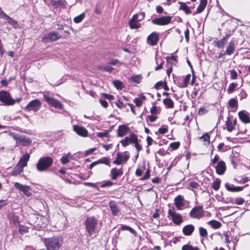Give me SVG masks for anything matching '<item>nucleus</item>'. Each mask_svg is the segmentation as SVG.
Returning a JSON list of instances; mask_svg holds the SVG:
<instances>
[{"label":"nucleus","mask_w":250,"mask_h":250,"mask_svg":"<svg viewBox=\"0 0 250 250\" xmlns=\"http://www.w3.org/2000/svg\"><path fill=\"white\" fill-rule=\"evenodd\" d=\"M85 225L86 231L90 236L96 234L101 227L98 220L94 216L87 217L85 221Z\"/></svg>","instance_id":"1"},{"label":"nucleus","mask_w":250,"mask_h":250,"mask_svg":"<svg viewBox=\"0 0 250 250\" xmlns=\"http://www.w3.org/2000/svg\"><path fill=\"white\" fill-rule=\"evenodd\" d=\"M43 241L47 250H58L62 244V239L59 236L44 238Z\"/></svg>","instance_id":"2"},{"label":"nucleus","mask_w":250,"mask_h":250,"mask_svg":"<svg viewBox=\"0 0 250 250\" xmlns=\"http://www.w3.org/2000/svg\"><path fill=\"white\" fill-rule=\"evenodd\" d=\"M53 159L49 156H45L39 159L36 165L37 170L39 172L47 171L52 166Z\"/></svg>","instance_id":"3"},{"label":"nucleus","mask_w":250,"mask_h":250,"mask_svg":"<svg viewBox=\"0 0 250 250\" xmlns=\"http://www.w3.org/2000/svg\"><path fill=\"white\" fill-rule=\"evenodd\" d=\"M9 135L16 141L17 145H21L22 146H27L32 143L31 139L24 135H19L14 132H11Z\"/></svg>","instance_id":"4"},{"label":"nucleus","mask_w":250,"mask_h":250,"mask_svg":"<svg viewBox=\"0 0 250 250\" xmlns=\"http://www.w3.org/2000/svg\"><path fill=\"white\" fill-rule=\"evenodd\" d=\"M167 214V217L175 225L179 226L183 222V217L180 213L176 212L174 208L169 209Z\"/></svg>","instance_id":"5"},{"label":"nucleus","mask_w":250,"mask_h":250,"mask_svg":"<svg viewBox=\"0 0 250 250\" xmlns=\"http://www.w3.org/2000/svg\"><path fill=\"white\" fill-rule=\"evenodd\" d=\"M43 98L45 101L50 105L59 109L62 108L63 105L61 102L54 99L49 92H46L44 94Z\"/></svg>","instance_id":"6"},{"label":"nucleus","mask_w":250,"mask_h":250,"mask_svg":"<svg viewBox=\"0 0 250 250\" xmlns=\"http://www.w3.org/2000/svg\"><path fill=\"white\" fill-rule=\"evenodd\" d=\"M41 106V102L38 99H35L29 103L24 108V110L27 111H33L37 112L40 109Z\"/></svg>","instance_id":"7"},{"label":"nucleus","mask_w":250,"mask_h":250,"mask_svg":"<svg viewBox=\"0 0 250 250\" xmlns=\"http://www.w3.org/2000/svg\"><path fill=\"white\" fill-rule=\"evenodd\" d=\"M0 101L6 105H13L16 103V100L11 97L9 93L4 91L0 92Z\"/></svg>","instance_id":"8"},{"label":"nucleus","mask_w":250,"mask_h":250,"mask_svg":"<svg viewBox=\"0 0 250 250\" xmlns=\"http://www.w3.org/2000/svg\"><path fill=\"white\" fill-rule=\"evenodd\" d=\"M61 37V35L57 32H51L42 37V41L45 43H47L56 41Z\"/></svg>","instance_id":"9"},{"label":"nucleus","mask_w":250,"mask_h":250,"mask_svg":"<svg viewBox=\"0 0 250 250\" xmlns=\"http://www.w3.org/2000/svg\"><path fill=\"white\" fill-rule=\"evenodd\" d=\"M171 20L170 16H163L155 18L151 21L153 24L158 25H165L169 23Z\"/></svg>","instance_id":"10"},{"label":"nucleus","mask_w":250,"mask_h":250,"mask_svg":"<svg viewBox=\"0 0 250 250\" xmlns=\"http://www.w3.org/2000/svg\"><path fill=\"white\" fill-rule=\"evenodd\" d=\"M129 158L128 152L125 151L124 153L118 152L117 154L116 159L113 161V164L115 165H120L122 163H125Z\"/></svg>","instance_id":"11"},{"label":"nucleus","mask_w":250,"mask_h":250,"mask_svg":"<svg viewBox=\"0 0 250 250\" xmlns=\"http://www.w3.org/2000/svg\"><path fill=\"white\" fill-rule=\"evenodd\" d=\"M190 79V75L188 74L185 77H181L177 78L175 82L178 86L180 88L187 87Z\"/></svg>","instance_id":"12"},{"label":"nucleus","mask_w":250,"mask_h":250,"mask_svg":"<svg viewBox=\"0 0 250 250\" xmlns=\"http://www.w3.org/2000/svg\"><path fill=\"white\" fill-rule=\"evenodd\" d=\"M190 216L193 218L200 219L204 216V210L201 206L193 208L190 212Z\"/></svg>","instance_id":"13"},{"label":"nucleus","mask_w":250,"mask_h":250,"mask_svg":"<svg viewBox=\"0 0 250 250\" xmlns=\"http://www.w3.org/2000/svg\"><path fill=\"white\" fill-rule=\"evenodd\" d=\"M138 141L137 136L133 133L130 134L129 136L125 137L124 140L120 141L123 146H126L129 145V143H134Z\"/></svg>","instance_id":"14"},{"label":"nucleus","mask_w":250,"mask_h":250,"mask_svg":"<svg viewBox=\"0 0 250 250\" xmlns=\"http://www.w3.org/2000/svg\"><path fill=\"white\" fill-rule=\"evenodd\" d=\"M159 40V34L156 32H153L147 37V43L150 45L154 46L157 44Z\"/></svg>","instance_id":"15"},{"label":"nucleus","mask_w":250,"mask_h":250,"mask_svg":"<svg viewBox=\"0 0 250 250\" xmlns=\"http://www.w3.org/2000/svg\"><path fill=\"white\" fill-rule=\"evenodd\" d=\"M73 127L74 131L78 135L83 137L87 136L88 131L84 127L78 125H74Z\"/></svg>","instance_id":"16"},{"label":"nucleus","mask_w":250,"mask_h":250,"mask_svg":"<svg viewBox=\"0 0 250 250\" xmlns=\"http://www.w3.org/2000/svg\"><path fill=\"white\" fill-rule=\"evenodd\" d=\"M123 170L122 168L118 169L116 167L113 168L110 172V178L112 180H116L118 177L123 174Z\"/></svg>","instance_id":"17"},{"label":"nucleus","mask_w":250,"mask_h":250,"mask_svg":"<svg viewBox=\"0 0 250 250\" xmlns=\"http://www.w3.org/2000/svg\"><path fill=\"white\" fill-rule=\"evenodd\" d=\"M239 119L245 123H250V117L249 113L245 110H242L238 113Z\"/></svg>","instance_id":"18"},{"label":"nucleus","mask_w":250,"mask_h":250,"mask_svg":"<svg viewBox=\"0 0 250 250\" xmlns=\"http://www.w3.org/2000/svg\"><path fill=\"white\" fill-rule=\"evenodd\" d=\"M215 167L216 173L219 175H222L226 170V164L223 161L219 162Z\"/></svg>","instance_id":"19"},{"label":"nucleus","mask_w":250,"mask_h":250,"mask_svg":"<svg viewBox=\"0 0 250 250\" xmlns=\"http://www.w3.org/2000/svg\"><path fill=\"white\" fill-rule=\"evenodd\" d=\"M230 34H227L223 39L219 41H216L214 42V46L221 48H223L228 41L229 38L230 37Z\"/></svg>","instance_id":"20"},{"label":"nucleus","mask_w":250,"mask_h":250,"mask_svg":"<svg viewBox=\"0 0 250 250\" xmlns=\"http://www.w3.org/2000/svg\"><path fill=\"white\" fill-rule=\"evenodd\" d=\"M184 198L181 195H179L174 199V204L178 209L181 210L184 206Z\"/></svg>","instance_id":"21"},{"label":"nucleus","mask_w":250,"mask_h":250,"mask_svg":"<svg viewBox=\"0 0 250 250\" xmlns=\"http://www.w3.org/2000/svg\"><path fill=\"white\" fill-rule=\"evenodd\" d=\"M129 131V128L125 125H120L117 130V136L123 137Z\"/></svg>","instance_id":"22"},{"label":"nucleus","mask_w":250,"mask_h":250,"mask_svg":"<svg viewBox=\"0 0 250 250\" xmlns=\"http://www.w3.org/2000/svg\"><path fill=\"white\" fill-rule=\"evenodd\" d=\"M195 229L194 226L191 224L187 225L184 227L182 229L183 234L186 236L191 235Z\"/></svg>","instance_id":"23"},{"label":"nucleus","mask_w":250,"mask_h":250,"mask_svg":"<svg viewBox=\"0 0 250 250\" xmlns=\"http://www.w3.org/2000/svg\"><path fill=\"white\" fill-rule=\"evenodd\" d=\"M46 3L54 7H62L64 5L63 1L62 0H47Z\"/></svg>","instance_id":"24"},{"label":"nucleus","mask_w":250,"mask_h":250,"mask_svg":"<svg viewBox=\"0 0 250 250\" xmlns=\"http://www.w3.org/2000/svg\"><path fill=\"white\" fill-rule=\"evenodd\" d=\"M30 159V155L29 153H26L23 155L22 156L18 162V164L24 167L27 166V162Z\"/></svg>","instance_id":"25"},{"label":"nucleus","mask_w":250,"mask_h":250,"mask_svg":"<svg viewBox=\"0 0 250 250\" xmlns=\"http://www.w3.org/2000/svg\"><path fill=\"white\" fill-rule=\"evenodd\" d=\"M235 49V42L234 41H230L228 47H227L226 52L223 53V55H230L233 53Z\"/></svg>","instance_id":"26"},{"label":"nucleus","mask_w":250,"mask_h":250,"mask_svg":"<svg viewBox=\"0 0 250 250\" xmlns=\"http://www.w3.org/2000/svg\"><path fill=\"white\" fill-rule=\"evenodd\" d=\"M4 20H5V22H7L9 24L13 26L15 29H17L19 27V24L18 21L8 15L5 17Z\"/></svg>","instance_id":"27"},{"label":"nucleus","mask_w":250,"mask_h":250,"mask_svg":"<svg viewBox=\"0 0 250 250\" xmlns=\"http://www.w3.org/2000/svg\"><path fill=\"white\" fill-rule=\"evenodd\" d=\"M109 207L113 215H117L119 212L120 209L114 201H110L109 203Z\"/></svg>","instance_id":"28"},{"label":"nucleus","mask_w":250,"mask_h":250,"mask_svg":"<svg viewBox=\"0 0 250 250\" xmlns=\"http://www.w3.org/2000/svg\"><path fill=\"white\" fill-rule=\"evenodd\" d=\"M139 21H137L135 17L132 18L129 21V25L132 29H138L140 27L141 24L138 23Z\"/></svg>","instance_id":"29"},{"label":"nucleus","mask_w":250,"mask_h":250,"mask_svg":"<svg viewBox=\"0 0 250 250\" xmlns=\"http://www.w3.org/2000/svg\"><path fill=\"white\" fill-rule=\"evenodd\" d=\"M23 167L18 164L12 171V175L17 176L20 174L23 171Z\"/></svg>","instance_id":"30"},{"label":"nucleus","mask_w":250,"mask_h":250,"mask_svg":"<svg viewBox=\"0 0 250 250\" xmlns=\"http://www.w3.org/2000/svg\"><path fill=\"white\" fill-rule=\"evenodd\" d=\"M207 4V0H200V4L197 8V13H201L205 8Z\"/></svg>","instance_id":"31"},{"label":"nucleus","mask_w":250,"mask_h":250,"mask_svg":"<svg viewBox=\"0 0 250 250\" xmlns=\"http://www.w3.org/2000/svg\"><path fill=\"white\" fill-rule=\"evenodd\" d=\"M73 157V156L70 154V153H67V154H65V155L63 156L60 161L62 164L65 165L66 163H68L69 162L70 160L72 159Z\"/></svg>","instance_id":"32"},{"label":"nucleus","mask_w":250,"mask_h":250,"mask_svg":"<svg viewBox=\"0 0 250 250\" xmlns=\"http://www.w3.org/2000/svg\"><path fill=\"white\" fill-rule=\"evenodd\" d=\"M179 3L180 4V9L183 10L187 14L191 13V10L186 3L180 1Z\"/></svg>","instance_id":"33"},{"label":"nucleus","mask_w":250,"mask_h":250,"mask_svg":"<svg viewBox=\"0 0 250 250\" xmlns=\"http://www.w3.org/2000/svg\"><path fill=\"white\" fill-rule=\"evenodd\" d=\"M163 103L167 108H171L174 106V103L172 100L169 98L165 99Z\"/></svg>","instance_id":"34"},{"label":"nucleus","mask_w":250,"mask_h":250,"mask_svg":"<svg viewBox=\"0 0 250 250\" xmlns=\"http://www.w3.org/2000/svg\"><path fill=\"white\" fill-rule=\"evenodd\" d=\"M208 224L209 225H210V226L212 228H213L214 229H219L221 226V224L219 222L216 221V220L210 221L208 222Z\"/></svg>","instance_id":"35"},{"label":"nucleus","mask_w":250,"mask_h":250,"mask_svg":"<svg viewBox=\"0 0 250 250\" xmlns=\"http://www.w3.org/2000/svg\"><path fill=\"white\" fill-rule=\"evenodd\" d=\"M226 128L228 131L231 132L233 130L234 128V125L231 122V121L228 119L226 121Z\"/></svg>","instance_id":"36"},{"label":"nucleus","mask_w":250,"mask_h":250,"mask_svg":"<svg viewBox=\"0 0 250 250\" xmlns=\"http://www.w3.org/2000/svg\"><path fill=\"white\" fill-rule=\"evenodd\" d=\"M220 184L221 181L218 178H216L212 183L211 187L215 190L217 191L220 188Z\"/></svg>","instance_id":"37"},{"label":"nucleus","mask_w":250,"mask_h":250,"mask_svg":"<svg viewBox=\"0 0 250 250\" xmlns=\"http://www.w3.org/2000/svg\"><path fill=\"white\" fill-rule=\"evenodd\" d=\"M120 229L122 230H127L131 232L132 233L135 234L136 233V231L132 228L129 226L122 225Z\"/></svg>","instance_id":"38"},{"label":"nucleus","mask_w":250,"mask_h":250,"mask_svg":"<svg viewBox=\"0 0 250 250\" xmlns=\"http://www.w3.org/2000/svg\"><path fill=\"white\" fill-rule=\"evenodd\" d=\"M98 164H104L106 165H109L110 163V159L107 157H103L97 161Z\"/></svg>","instance_id":"39"},{"label":"nucleus","mask_w":250,"mask_h":250,"mask_svg":"<svg viewBox=\"0 0 250 250\" xmlns=\"http://www.w3.org/2000/svg\"><path fill=\"white\" fill-rule=\"evenodd\" d=\"M145 16V13L144 12H141L138 14L134 15L133 17H135L136 20L139 21L143 20Z\"/></svg>","instance_id":"40"},{"label":"nucleus","mask_w":250,"mask_h":250,"mask_svg":"<svg viewBox=\"0 0 250 250\" xmlns=\"http://www.w3.org/2000/svg\"><path fill=\"white\" fill-rule=\"evenodd\" d=\"M182 250H199L197 247H193L190 245H184L182 248Z\"/></svg>","instance_id":"41"},{"label":"nucleus","mask_w":250,"mask_h":250,"mask_svg":"<svg viewBox=\"0 0 250 250\" xmlns=\"http://www.w3.org/2000/svg\"><path fill=\"white\" fill-rule=\"evenodd\" d=\"M85 13H83L80 15L76 17L74 19V21L75 23H79L81 22L85 17Z\"/></svg>","instance_id":"42"},{"label":"nucleus","mask_w":250,"mask_h":250,"mask_svg":"<svg viewBox=\"0 0 250 250\" xmlns=\"http://www.w3.org/2000/svg\"><path fill=\"white\" fill-rule=\"evenodd\" d=\"M199 231L200 235L203 237H206L208 235V232L206 229L204 228L203 227H200L199 228Z\"/></svg>","instance_id":"43"},{"label":"nucleus","mask_w":250,"mask_h":250,"mask_svg":"<svg viewBox=\"0 0 250 250\" xmlns=\"http://www.w3.org/2000/svg\"><path fill=\"white\" fill-rule=\"evenodd\" d=\"M113 83L118 89H122L123 87V83L120 81H113Z\"/></svg>","instance_id":"44"},{"label":"nucleus","mask_w":250,"mask_h":250,"mask_svg":"<svg viewBox=\"0 0 250 250\" xmlns=\"http://www.w3.org/2000/svg\"><path fill=\"white\" fill-rule=\"evenodd\" d=\"M236 86H237V84L236 83H231L229 85V87H228V88L227 89L228 93L229 94H230V93H232L234 91V89H235V88L236 87Z\"/></svg>","instance_id":"45"},{"label":"nucleus","mask_w":250,"mask_h":250,"mask_svg":"<svg viewBox=\"0 0 250 250\" xmlns=\"http://www.w3.org/2000/svg\"><path fill=\"white\" fill-rule=\"evenodd\" d=\"M141 79H142V77L141 76L137 75V76H132L129 79V80L134 83H139L141 82Z\"/></svg>","instance_id":"46"},{"label":"nucleus","mask_w":250,"mask_h":250,"mask_svg":"<svg viewBox=\"0 0 250 250\" xmlns=\"http://www.w3.org/2000/svg\"><path fill=\"white\" fill-rule=\"evenodd\" d=\"M228 104L231 108L237 107L238 105L237 102L234 98L230 99L228 102Z\"/></svg>","instance_id":"47"},{"label":"nucleus","mask_w":250,"mask_h":250,"mask_svg":"<svg viewBox=\"0 0 250 250\" xmlns=\"http://www.w3.org/2000/svg\"><path fill=\"white\" fill-rule=\"evenodd\" d=\"M30 190H31V188L29 186H25V187L23 189L22 192L27 197H29L32 194L30 192Z\"/></svg>","instance_id":"48"},{"label":"nucleus","mask_w":250,"mask_h":250,"mask_svg":"<svg viewBox=\"0 0 250 250\" xmlns=\"http://www.w3.org/2000/svg\"><path fill=\"white\" fill-rule=\"evenodd\" d=\"M113 183L110 181H104L102 183L100 187L101 188L109 187L113 186Z\"/></svg>","instance_id":"49"},{"label":"nucleus","mask_w":250,"mask_h":250,"mask_svg":"<svg viewBox=\"0 0 250 250\" xmlns=\"http://www.w3.org/2000/svg\"><path fill=\"white\" fill-rule=\"evenodd\" d=\"M230 74V78L232 80H235L237 78L238 74L235 70H230L229 71Z\"/></svg>","instance_id":"50"},{"label":"nucleus","mask_w":250,"mask_h":250,"mask_svg":"<svg viewBox=\"0 0 250 250\" xmlns=\"http://www.w3.org/2000/svg\"><path fill=\"white\" fill-rule=\"evenodd\" d=\"M199 139L203 140L204 142L209 143V136L208 133H206L199 138Z\"/></svg>","instance_id":"51"},{"label":"nucleus","mask_w":250,"mask_h":250,"mask_svg":"<svg viewBox=\"0 0 250 250\" xmlns=\"http://www.w3.org/2000/svg\"><path fill=\"white\" fill-rule=\"evenodd\" d=\"M19 230L21 233L23 234V233L28 232V228L26 226H21L19 227Z\"/></svg>","instance_id":"52"},{"label":"nucleus","mask_w":250,"mask_h":250,"mask_svg":"<svg viewBox=\"0 0 250 250\" xmlns=\"http://www.w3.org/2000/svg\"><path fill=\"white\" fill-rule=\"evenodd\" d=\"M225 186L228 191L234 192L235 187L233 185H229L228 183H226Z\"/></svg>","instance_id":"53"},{"label":"nucleus","mask_w":250,"mask_h":250,"mask_svg":"<svg viewBox=\"0 0 250 250\" xmlns=\"http://www.w3.org/2000/svg\"><path fill=\"white\" fill-rule=\"evenodd\" d=\"M244 202V199L242 197H237L235 199V203L238 205H242Z\"/></svg>","instance_id":"54"},{"label":"nucleus","mask_w":250,"mask_h":250,"mask_svg":"<svg viewBox=\"0 0 250 250\" xmlns=\"http://www.w3.org/2000/svg\"><path fill=\"white\" fill-rule=\"evenodd\" d=\"M180 145V144L179 142H173L170 144V147L172 148V149H177Z\"/></svg>","instance_id":"55"},{"label":"nucleus","mask_w":250,"mask_h":250,"mask_svg":"<svg viewBox=\"0 0 250 250\" xmlns=\"http://www.w3.org/2000/svg\"><path fill=\"white\" fill-rule=\"evenodd\" d=\"M199 186V184L196 182H191L189 183L190 189L197 188Z\"/></svg>","instance_id":"56"},{"label":"nucleus","mask_w":250,"mask_h":250,"mask_svg":"<svg viewBox=\"0 0 250 250\" xmlns=\"http://www.w3.org/2000/svg\"><path fill=\"white\" fill-rule=\"evenodd\" d=\"M14 186L15 187L17 188V189H19L21 191H22L23 190V189L25 187V185H21V184L19 183H18V182H16L14 184Z\"/></svg>","instance_id":"57"},{"label":"nucleus","mask_w":250,"mask_h":250,"mask_svg":"<svg viewBox=\"0 0 250 250\" xmlns=\"http://www.w3.org/2000/svg\"><path fill=\"white\" fill-rule=\"evenodd\" d=\"M167 131V128L164 126H161L158 130V132L162 134L166 133Z\"/></svg>","instance_id":"58"},{"label":"nucleus","mask_w":250,"mask_h":250,"mask_svg":"<svg viewBox=\"0 0 250 250\" xmlns=\"http://www.w3.org/2000/svg\"><path fill=\"white\" fill-rule=\"evenodd\" d=\"M102 95L104 98H105L107 100L111 101V100L114 99V96H113L112 95H110V94H106V93H103Z\"/></svg>","instance_id":"59"},{"label":"nucleus","mask_w":250,"mask_h":250,"mask_svg":"<svg viewBox=\"0 0 250 250\" xmlns=\"http://www.w3.org/2000/svg\"><path fill=\"white\" fill-rule=\"evenodd\" d=\"M150 176V171L148 169L146 170V172L145 175H144V176L141 179V180H146Z\"/></svg>","instance_id":"60"},{"label":"nucleus","mask_w":250,"mask_h":250,"mask_svg":"<svg viewBox=\"0 0 250 250\" xmlns=\"http://www.w3.org/2000/svg\"><path fill=\"white\" fill-rule=\"evenodd\" d=\"M116 105L120 108H122L125 107V105L124 104V103L118 100L117 102H116Z\"/></svg>","instance_id":"61"},{"label":"nucleus","mask_w":250,"mask_h":250,"mask_svg":"<svg viewBox=\"0 0 250 250\" xmlns=\"http://www.w3.org/2000/svg\"><path fill=\"white\" fill-rule=\"evenodd\" d=\"M184 34H185V38H186V41H187V42H188V41H189V29H188V28H187V29L185 31Z\"/></svg>","instance_id":"62"},{"label":"nucleus","mask_w":250,"mask_h":250,"mask_svg":"<svg viewBox=\"0 0 250 250\" xmlns=\"http://www.w3.org/2000/svg\"><path fill=\"white\" fill-rule=\"evenodd\" d=\"M208 112V110L204 107L200 108L198 110V113L200 115H202Z\"/></svg>","instance_id":"63"},{"label":"nucleus","mask_w":250,"mask_h":250,"mask_svg":"<svg viewBox=\"0 0 250 250\" xmlns=\"http://www.w3.org/2000/svg\"><path fill=\"white\" fill-rule=\"evenodd\" d=\"M163 82L162 81H159L157 82L154 85V88L155 89H159L160 87H162L163 85Z\"/></svg>","instance_id":"64"}]
</instances>
